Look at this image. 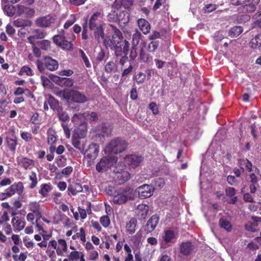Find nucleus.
<instances>
[{
	"instance_id": "ddd939ff",
	"label": "nucleus",
	"mask_w": 261,
	"mask_h": 261,
	"mask_svg": "<svg viewBox=\"0 0 261 261\" xmlns=\"http://www.w3.org/2000/svg\"><path fill=\"white\" fill-rule=\"evenodd\" d=\"M154 189L149 185H143L139 187L137 189L139 197L141 199H145L153 195Z\"/></svg>"
},
{
	"instance_id": "f257e3e1",
	"label": "nucleus",
	"mask_w": 261,
	"mask_h": 261,
	"mask_svg": "<svg viewBox=\"0 0 261 261\" xmlns=\"http://www.w3.org/2000/svg\"><path fill=\"white\" fill-rule=\"evenodd\" d=\"M111 29V35H105L104 33V29L103 26H99L93 30V37L98 42H103L104 45L106 47L110 48L113 44L118 43V40L123 38V34L120 30L117 29L113 24H110Z\"/></svg>"
},
{
	"instance_id": "79ce46f5",
	"label": "nucleus",
	"mask_w": 261,
	"mask_h": 261,
	"mask_svg": "<svg viewBox=\"0 0 261 261\" xmlns=\"http://www.w3.org/2000/svg\"><path fill=\"white\" fill-rule=\"evenodd\" d=\"M72 121L74 124V126L85 121V116L83 114L78 113L73 115L72 118Z\"/></svg>"
},
{
	"instance_id": "b1692460",
	"label": "nucleus",
	"mask_w": 261,
	"mask_h": 261,
	"mask_svg": "<svg viewBox=\"0 0 261 261\" xmlns=\"http://www.w3.org/2000/svg\"><path fill=\"white\" fill-rule=\"evenodd\" d=\"M138 25L140 30L144 34H148L150 30V24L146 19L140 18L137 21Z\"/></svg>"
},
{
	"instance_id": "2eb2a0df",
	"label": "nucleus",
	"mask_w": 261,
	"mask_h": 261,
	"mask_svg": "<svg viewBox=\"0 0 261 261\" xmlns=\"http://www.w3.org/2000/svg\"><path fill=\"white\" fill-rule=\"evenodd\" d=\"M252 221H249L245 225L246 229L249 231L255 232L258 230V226H261V217L252 216Z\"/></svg>"
},
{
	"instance_id": "dca6fc26",
	"label": "nucleus",
	"mask_w": 261,
	"mask_h": 261,
	"mask_svg": "<svg viewBox=\"0 0 261 261\" xmlns=\"http://www.w3.org/2000/svg\"><path fill=\"white\" fill-rule=\"evenodd\" d=\"M101 17L102 14L100 12H95L91 16L89 21V28L90 30H93L96 28L102 25L99 19Z\"/></svg>"
},
{
	"instance_id": "338daca9",
	"label": "nucleus",
	"mask_w": 261,
	"mask_h": 261,
	"mask_svg": "<svg viewBox=\"0 0 261 261\" xmlns=\"http://www.w3.org/2000/svg\"><path fill=\"white\" fill-rule=\"evenodd\" d=\"M59 246L61 249L62 253L63 252H66L67 250V245L66 241L64 239H60L58 241Z\"/></svg>"
},
{
	"instance_id": "09e8293b",
	"label": "nucleus",
	"mask_w": 261,
	"mask_h": 261,
	"mask_svg": "<svg viewBox=\"0 0 261 261\" xmlns=\"http://www.w3.org/2000/svg\"><path fill=\"white\" fill-rule=\"evenodd\" d=\"M50 247L56 250L58 255H61V249L59 247L57 246V242L55 240H52L49 241L48 243V248L50 249Z\"/></svg>"
},
{
	"instance_id": "20e7f679",
	"label": "nucleus",
	"mask_w": 261,
	"mask_h": 261,
	"mask_svg": "<svg viewBox=\"0 0 261 261\" xmlns=\"http://www.w3.org/2000/svg\"><path fill=\"white\" fill-rule=\"evenodd\" d=\"M127 143L119 137L114 138L108 144L106 147V151L110 154H117L126 150Z\"/></svg>"
},
{
	"instance_id": "5701e85b",
	"label": "nucleus",
	"mask_w": 261,
	"mask_h": 261,
	"mask_svg": "<svg viewBox=\"0 0 261 261\" xmlns=\"http://www.w3.org/2000/svg\"><path fill=\"white\" fill-rule=\"evenodd\" d=\"M76 128L75 129L76 134L77 137L80 138H85L87 133V126L85 121L82 122L78 125L75 126Z\"/></svg>"
},
{
	"instance_id": "4468645a",
	"label": "nucleus",
	"mask_w": 261,
	"mask_h": 261,
	"mask_svg": "<svg viewBox=\"0 0 261 261\" xmlns=\"http://www.w3.org/2000/svg\"><path fill=\"white\" fill-rule=\"evenodd\" d=\"M55 20L54 16L47 15L37 18L36 20V24L39 27L47 28L49 27L51 24L54 23Z\"/></svg>"
},
{
	"instance_id": "c756f323",
	"label": "nucleus",
	"mask_w": 261,
	"mask_h": 261,
	"mask_svg": "<svg viewBox=\"0 0 261 261\" xmlns=\"http://www.w3.org/2000/svg\"><path fill=\"white\" fill-rule=\"evenodd\" d=\"M48 103L50 108L54 111H60L62 110V108L59 105V101L51 95L48 96Z\"/></svg>"
},
{
	"instance_id": "72a5a7b5",
	"label": "nucleus",
	"mask_w": 261,
	"mask_h": 261,
	"mask_svg": "<svg viewBox=\"0 0 261 261\" xmlns=\"http://www.w3.org/2000/svg\"><path fill=\"white\" fill-rule=\"evenodd\" d=\"M219 224L221 228L224 229L227 232H230L232 226L229 221L224 218H221L219 219Z\"/></svg>"
},
{
	"instance_id": "680f3d73",
	"label": "nucleus",
	"mask_w": 261,
	"mask_h": 261,
	"mask_svg": "<svg viewBox=\"0 0 261 261\" xmlns=\"http://www.w3.org/2000/svg\"><path fill=\"white\" fill-rule=\"evenodd\" d=\"M217 9V6L215 4H208L205 5L203 8V10L205 13H210L212 12Z\"/></svg>"
},
{
	"instance_id": "49530a36",
	"label": "nucleus",
	"mask_w": 261,
	"mask_h": 261,
	"mask_svg": "<svg viewBox=\"0 0 261 261\" xmlns=\"http://www.w3.org/2000/svg\"><path fill=\"white\" fill-rule=\"evenodd\" d=\"M159 46V42L158 40L151 41L147 45V50L150 53H154Z\"/></svg>"
},
{
	"instance_id": "5fc2aeb1",
	"label": "nucleus",
	"mask_w": 261,
	"mask_h": 261,
	"mask_svg": "<svg viewBox=\"0 0 261 261\" xmlns=\"http://www.w3.org/2000/svg\"><path fill=\"white\" fill-rule=\"evenodd\" d=\"M36 65L37 67V68L38 70L42 72H43L46 68V65H45V61L44 60V57H43V59L42 61H41L40 60H37L36 61Z\"/></svg>"
},
{
	"instance_id": "8fccbe9b",
	"label": "nucleus",
	"mask_w": 261,
	"mask_h": 261,
	"mask_svg": "<svg viewBox=\"0 0 261 261\" xmlns=\"http://www.w3.org/2000/svg\"><path fill=\"white\" fill-rule=\"evenodd\" d=\"M29 179L32 181L29 188L33 189L36 187L38 183L37 174L35 172L32 171L31 172V174L29 175Z\"/></svg>"
},
{
	"instance_id": "0e129e2a",
	"label": "nucleus",
	"mask_w": 261,
	"mask_h": 261,
	"mask_svg": "<svg viewBox=\"0 0 261 261\" xmlns=\"http://www.w3.org/2000/svg\"><path fill=\"white\" fill-rule=\"evenodd\" d=\"M154 185L159 188H162L165 185V180L163 178L158 177L154 179Z\"/></svg>"
},
{
	"instance_id": "6e6552de",
	"label": "nucleus",
	"mask_w": 261,
	"mask_h": 261,
	"mask_svg": "<svg viewBox=\"0 0 261 261\" xmlns=\"http://www.w3.org/2000/svg\"><path fill=\"white\" fill-rule=\"evenodd\" d=\"M99 151V146L96 143H91L85 150L84 155L87 160V166H91L96 159Z\"/></svg>"
},
{
	"instance_id": "69168bd1",
	"label": "nucleus",
	"mask_w": 261,
	"mask_h": 261,
	"mask_svg": "<svg viewBox=\"0 0 261 261\" xmlns=\"http://www.w3.org/2000/svg\"><path fill=\"white\" fill-rule=\"evenodd\" d=\"M146 79V74L142 72L138 73L135 76L136 82L138 84H142Z\"/></svg>"
},
{
	"instance_id": "0eeeda50",
	"label": "nucleus",
	"mask_w": 261,
	"mask_h": 261,
	"mask_svg": "<svg viewBox=\"0 0 261 261\" xmlns=\"http://www.w3.org/2000/svg\"><path fill=\"white\" fill-rule=\"evenodd\" d=\"M126 167L124 164H118L113 170L114 178L116 182L121 185L130 178V173L125 170Z\"/></svg>"
},
{
	"instance_id": "bb28decb",
	"label": "nucleus",
	"mask_w": 261,
	"mask_h": 261,
	"mask_svg": "<svg viewBox=\"0 0 261 261\" xmlns=\"http://www.w3.org/2000/svg\"><path fill=\"white\" fill-rule=\"evenodd\" d=\"M146 45V42L144 40H142L141 43V48L140 49L139 57L140 60L145 63H148L150 61V57L149 54L145 51L144 47Z\"/></svg>"
},
{
	"instance_id": "a211bd4d",
	"label": "nucleus",
	"mask_w": 261,
	"mask_h": 261,
	"mask_svg": "<svg viewBox=\"0 0 261 261\" xmlns=\"http://www.w3.org/2000/svg\"><path fill=\"white\" fill-rule=\"evenodd\" d=\"M54 81L61 87H70L73 86V80L68 77H62L55 76Z\"/></svg>"
},
{
	"instance_id": "f704fd0d",
	"label": "nucleus",
	"mask_w": 261,
	"mask_h": 261,
	"mask_svg": "<svg viewBox=\"0 0 261 261\" xmlns=\"http://www.w3.org/2000/svg\"><path fill=\"white\" fill-rule=\"evenodd\" d=\"M32 24L31 21L29 19L18 18L14 21V26L17 28L31 27Z\"/></svg>"
},
{
	"instance_id": "de8ad7c7",
	"label": "nucleus",
	"mask_w": 261,
	"mask_h": 261,
	"mask_svg": "<svg viewBox=\"0 0 261 261\" xmlns=\"http://www.w3.org/2000/svg\"><path fill=\"white\" fill-rule=\"evenodd\" d=\"M8 104L9 103L6 100H0V113L5 114L8 112L9 109Z\"/></svg>"
},
{
	"instance_id": "603ef678",
	"label": "nucleus",
	"mask_w": 261,
	"mask_h": 261,
	"mask_svg": "<svg viewBox=\"0 0 261 261\" xmlns=\"http://www.w3.org/2000/svg\"><path fill=\"white\" fill-rule=\"evenodd\" d=\"M239 163L240 165L244 166L249 172L252 171V164L248 159H240Z\"/></svg>"
},
{
	"instance_id": "774afa93",
	"label": "nucleus",
	"mask_w": 261,
	"mask_h": 261,
	"mask_svg": "<svg viewBox=\"0 0 261 261\" xmlns=\"http://www.w3.org/2000/svg\"><path fill=\"white\" fill-rule=\"evenodd\" d=\"M41 121V118L39 116L38 113H35L31 118V122L34 124H39Z\"/></svg>"
},
{
	"instance_id": "9b49d317",
	"label": "nucleus",
	"mask_w": 261,
	"mask_h": 261,
	"mask_svg": "<svg viewBox=\"0 0 261 261\" xmlns=\"http://www.w3.org/2000/svg\"><path fill=\"white\" fill-rule=\"evenodd\" d=\"M144 158L140 155L135 154L126 155L124 158L125 163L130 169H135L143 161Z\"/></svg>"
},
{
	"instance_id": "7c9ffc66",
	"label": "nucleus",
	"mask_w": 261,
	"mask_h": 261,
	"mask_svg": "<svg viewBox=\"0 0 261 261\" xmlns=\"http://www.w3.org/2000/svg\"><path fill=\"white\" fill-rule=\"evenodd\" d=\"M117 18L119 23L125 25L129 21V14L125 11H121L117 15Z\"/></svg>"
},
{
	"instance_id": "bf43d9fd",
	"label": "nucleus",
	"mask_w": 261,
	"mask_h": 261,
	"mask_svg": "<svg viewBox=\"0 0 261 261\" xmlns=\"http://www.w3.org/2000/svg\"><path fill=\"white\" fill-rule=\"evenodd\" d=\"M12 257L14 261H25L27 258V255L25 253L21 252L19 255L13 254Z\"/></svg>"
},
{
	"instance_id": "4d7b16f0",
	"label": "nucleus",
	"mask_w": 261,
	"mask_h": 261,
	"mask_svg": "<svg viewBox=\"0 0 261 261\" xmlns=\"http://www.w3.org/2000/svg\"><path fill=\"white\" fill-rule=\"evenodd\" d=\"M20 137L25 142H29L32 140L33 136L31 133L28 132H21Z\"/></svg>"
},
{
	"instance_id": "423d86ee",
	"label": "nucleus",
	"mask_w": 261,
	"mask_h": 261,
	"mask_svg": "<svg viewBox=\"0 0 261 261\" xmlns=\"http://www.w3.org/2000/svg\"><path fill=\"white\" fill-rule=\"evenodd\" d=\"M260 0H231L232 5L241 6L242 13H251L255 11L256 6L259 4Z\"/></svg>"
},
{
	"instance_id": "58836bf2",
	"label": "nucleus",
	"mask_w": 261,
	"mask_h": 261,
	"mask_svg": "<svg viewBox=\"0 0 261 261\" xmlns=\"http://www.w3.org/2000/svg\"><path fill=\"white\" fill-rule=\"evenodd\" d=\"M52 190V187L50 184H44L41 185V188L39 193L43 197H46L48 193Z\"/></svg>"
},
{
	"instance_id": "c85d7f7f",
	"label": "nucleus",
	"mask_w": 261,
	"mask_h": 261,
	"mask_svg": "<svg viewBox=\"0 0 261 261\" xmlns=\"http://www.w3.org/2000/svg\"><path fill=\"white\" fill-rule=\"evenodd\" d=\"M82 191L83 187L79 183H73L70 185L67 188L69 195L71 194L72 195H75L77 193L81 192Z\"/></svg>"
},
{
	"instance_id": "a18cd8bd",
	"label": "nucleus",
	"mask_w": 261,
	"mask_h": 261,
	"mask_svg": "<svg viewBox=\"0 0 261 261\" xmlns=\"http://www.w3.org/2000/svg\"><path fill=\"white\" fill-rule=\"evenodd\" d=\"M105 72L110 73L117 70V66L113 61H110L107 63L105 67Z\"/></svg>"
},
{
	"instance_id": "c9c22d12",
	"label": "nucleus",
	"mask_w": 261,
	"mask_h": 261,
	"mask_svg": "<svg viewBox=\"0 0 261 261\" xmlns=\"http://www.w3.org/2000/svg\"><path fill=\"white\" fill-rule=\"evenodd\" d=\"M18 10L20 14H24L28 17H32L35 14L33 9L23 6H18Z\"/></svg>"
},
{
	"instance_id": "2f4dec72",
	"label": "nucleus",
	"mask_w": 261,
	"mask_h": 261,
	"mask_svg": "<svg viewBox=\"0 0 261 261\" xmlns=\"http://www.w3.org/2000/svg\"><path fill=\"white\" fill-rule=\"evenodd\" d=\"M17 161L18 163L21 165L25 169L30 168V166L33 165L34 163V160L25 157L18 158Z\"/></svg>"
},
{
	"instance_id": "052dcab7",
	"label": "nucleus",
	"mask_w": 261,
	"mask_h": 261,
	"mask_svg": "<svg viewBox=\"0 0 261 261\" xmlns=\"http://www.w3.org/2000/svg\"><path fill=\"white\" fill-rule=\"evenodd\" d=\"M40 47L44 50H48L50 48V41L48 40H43L39 42Z\"/></svg>"
},
{
	"instance_id": "e2e57ef3",
	"label": "nucleus",
	"mask_w": 261,
	"mask_h": 261,
	"mask_svg": "<svg viewBox=\"0 0 261 261\" xmlns=\"http://www.w3.org/2000/svg\"><path fill=\"white\" fill-rule=\"evenodd\" d=\"M81 252L77 251H71L68 255V257L70 261H74L79 258Z\"/></svg>"
},
{
	"instance_id": "473e14b6",
	"label": "nucleus",
	"mask_w": 261,
	"mask_h": 261,
	"mask_svg": "<svg viewBox=\"0 0 261 261\" xmlns=\"http://www.w3.org/2000/svg\"><path fill=\"white\" fill-rule=\"evenodd\" d=\"M137 221L135 218H132L126 225V230L127 233L133 234L136 231Z\"/></svg>"
},
{
	"instance_id": "393cba45",
	"label": "nucleus",
	"mask_w": 261,
	"mask_h": 261,
	"mask_svg": "<svg viewBox=\"0 0 261 261\" xmlns=\"http://www.w3.org/2000/svg\"><path fill=\"white\" fill-rule=\"evenodd\" d=\"M12 224L15 231H20L24 228L25 222L18 217L14 216L12 219Z\"/></svg>"
},
{
	"instance_id": "c03bdc74",
	"label": "nucleus",
	"mask_w": 261,
	"mask_h": 261,
	"mask_svg": "<svg viewBox=\"0 0 261 261\" xmlns=\"http://www.w3.org/2000/svg\"><path fill=\"white\" fill-rule=\"evenodd\" d=\"M79 238H80L83 242H85L86 241L85 231L83 227L80 228L79 232L76 233L72 236V239L74 240Z\"/></svg>"
},
{
	"instance_id": "3c124183",
	"label": "nucleus",
	"mask_w": 261,
	"mask_h": 261,
	"mask_svg": "<svg viewBox=\"0 0 261 261\" xmlns=\"http://www.w3.org/2000/svg\"><path fill=\"white\" fill-rule=\"evenodd\" d=\"M29 208L30 211H32L35 214H39L40 205L37 202H30L29 205Z\"/></svg>"
},
{
	"instance_id": "cd10ccee",
	"label": "nucleus",
	"mask_w": 261,
	"mask_h": 261,
	"mask_svg": "<svg viewBox=\"0 0 261 261\" xmlns=\"http://www.w3.org/2000/svg\"><path fill=\"white\" fill-rule=\"evenodd\" d=\"M6 142L7 146L8 147L10 150L12 152H15L16 146L17 145V138L15 135H14L13 138H10L7 137L5 139Z\"/></svg>"
},
{
	"instance_id": "a19ab883",
	"label": "nucleus",
	"mask_w": 261,
	"mask_h": 261,
	"mask_svg": "<svg viewBox=\"0 0 261 261\" xmlns=\"http://www.w3.org/2000/svg\"><path fill=\"white\" fill-rule=\"evenodd\" d=\"M72 145L81 153H84L85 145L84 143H82L78 139L73 137L72 139Z\"/></svg>"
},
{
	"instance_id": "864d4df0",
	"label": "nucleus",
	"mask_w": 261,
	"mask_h": 261,
	"mask_svg": "<svg viewBox=\"0 0 261 261\" xmlns=\"http://www.w3.org/2000/svg\"><path fill=\"white\" fill-rule=\"evenodd\" d=\"M76 21V17L75 14H71L70 18L68 19L64 24V28L67 29L71 27Z\"/></svg>"
},
{
	"instance_id": "39448f33",
	"label": "nucleus",
	"mask_w": 261,
	"mask_h": 261,
	"mask_svg": "<svg viewBox=\"0 0 261 261\" xmlns=\"http://www.w3.org/2000/svg\"><path fill=\"white\" fill-rule=\"evenodd\" d=\"M63 98L66 100H71L75 103H83L88 99L86 96L79 91L66 89L61 92Z\"/></svg>"
},
{
	"instance_id": "4c0bfd02",
	"label": "nucleus",
	"mask_w": 261,
	"mask_h": 261,
	"mask_svg": "<svg viewBox=\"0 0 261 261\" xmlns=\"http://www.w3.org/2000/svg\"><path fill=\"white\" fill-rule=\"evenodd\" d=\"M18 75L20 76L27 75L31 76L34 75V72L28 65H24L20 68Z\"/></svg>"
},
{
	"instance_id": "6e6d98bb",
	"label": "nucleus",
	"mask_w": 261,
	"mask_h": 261,
	"mask_svg": "<svg viewBox=\"0 0 261 261\" xmlns=\"http://www.w3.org/2000/svg\"><path fill=\"white\" fill-rule=\"evenodd\" d=\"M100 223L105 228L108 227L111 223L109 217L108 215L102 216L100 219Z\"/></svg>"
},
{
	"instance_id": "a878e982",
	"label": "nucleus",
	"mask_w": 261,
	"mask_h": 261,
	"mask_svg": "<svg viewBox=\"0 0 261 261\" xmlns=\"http://www.w3.org/2000/svg\"><path fill=\"white\" fill-rule=\"evenodd\" d=\"M32 35L29 36L28 39L30 41L33 39H43L46 35V33L44 30L36 29L32 31Z\"/></svg>"
},
{
	"instance_id": "6ab92c4d",
	"label": "nucleus",
	"mask_w": 261,
	"mask_h": 261,
	"mask_svg": "<svg viewBox=\"0 0 261 261\" xmlns=\"http://www.w3.org/2000/svg\"><path fill=\"white\" fill-rule=\"evenodd\" d=\"M24 189V187L22 182L19 181L17 183H14L9 188L6 190L9 193V195L12 196L15 193H17L19 194H21Z\"/></svg>"
},
{
	"instance_id": "9d476101",
	"label": "nucleus",
	"mask_w": 261,
	"mask_h": 261,
	"mask_svg": "<svg viewBox=\"0 0 261 261\" xmlns=\"http://www.w3.org/2000/svg\"><path fill=\"white\" fill-rule=\"evenodd\" d=\"M54 43L65 50L71 51L73 49V44L71 41L66 40L63 35H56L53 37Z\"/></svg>"
},
{
	"instance_id": "412c9836",
	"label": "nucleus",
	"mask_w": 261,
	"mask_h": 261,
	"mask_svg": "<svg viewBox=\"0 0 261 261\" xmlns=\"http://www.w3.org/2000/svg\"><path fill=\"white\" fill-rule=\"evenodd\" d=\"M193 249V246L190 241L182 242L180 245V252L185 256L189 255Z\"/></svg>"
},
{
	"instance_id": "37998d69",
	"label": "nucleus",
	"mask_w": 261,
	"mask_h": 261,
	"mask_svg": "<svg viewBox=\"0 0 261 261\" xmlns=\"http://www.w3.org/2000/svg\"><path fill=\"white\" fill-rule=\"evenodd\" d=\"M56 133L55 131L49 128L47 132V142L50 145H53L57 140V137L56 136Z\"/></svg>"
},
{
	"instance_id": "4be33fe9",
	"label": "nucleus",
	"mask_w": 261,
	"mask_h": 261,
	"mask_svg": "<svg viewBox=\"0 0 261 261\" xmlns=\"http://www.w3.org/2000/svg\"><path fill=\"white\" fill-rule=\"evenodd\" d=\"M46 68L50 71L56 70L59 67V64L57 61L53 59L49 56H45Z\"/></svg>"
},
{
	"instance_id": "1a4fd4ad",
	"label": "nucleus",
	"mask_w": 261,
	"mask_h": 261,
	"mask_svg": "<svg viewBox=\"0 0 261 261\" xmlns=\"http://www.w3.org/2000/svg\"><path fill=\"white\" fill-rule=\"evenodd\" d=\"M117 158L114 156H107L101 159L97 164L96 169L98 172L107 171L116 164Z\"/></svg>"
},
{
	"instance_id": "f03ea898",
	"label": "nucleus",
	"mask_w": 261,
	"mask_h": 261,
	"mask_svg": "<svg viewBox=\"0 0 261 261\" xmlns=\"http://www.w3.org/2000/svg\"><path fill=\"white\" fill-rule=\"evenodd\" d=\"M108 194L111 197V201L118 205L124 204L128 200H134L135 198V193L132 189L124 191L115 190L114 192L110 190Z\"/></svg>"
},
{
	"instance_id": "f8f14e48",
	"label": "nucleus",
	"mask_w": 261,
	"mask_h": 261,
	"mask_svg": "<svg viewBox=\"0 0 261 261\" xmlns=\"http://www.w3.org/2000/svg\"><path fill=\"white\" fill-rule=\"evenodd\" d=\"M112 128L111 125L107 122L102 123L97 126L96 130V138H99L100 140L105 137H108L111 134Z\"/></svg>"
},
{
	"instance_id": "f3484780",
	"label": "nucleus",
	"mask_w": 261,
	"mask_h": 261,
	"mask_svg": "<svg viewBox=\"0 0 261 261\" xmlns=\"http://www.w3.org/2000/svg\"><path fill=\"white\" fill-rule=\"evenodd\" d=\"M159 220V216L157 215L152 216L147 221L145 226V231H146L147 233L152 232L158 224Z\"/></svg>"
},
{
	"instance_id": "7ed1b4c3",
	"label": "nucleus",
	"mask_w": 261,
	"mask_h": 261,
	"mask_svg": "<svg viewBox=\"0 0 261 261\" xmlns=\"http://www.w3.org/2000/svg\"><path fill=\"white\" fill-rule=\"evenodd\" d=\"M130 44L128 41L124 39V37L121 38L120 39L118 40V43L117 42L116 43L113 44L110 48L114 50L115 54L117 57H121L120 60V64L122 65L126 62L128 60L127 55L129 49Z\"/></svg>"
},
{
	"instance_id": "ea45409f",
	"label": "nucleus",
	"mask_w": 261,
	"mask_h": 261,
	"mask_svg": "<svg viewBox=\"0 0 261 261\" xmlns=\"http://www.w3.org/2000/svg\"><path fill=\"white\" fill-rule=\"evenodd\" d=\"M243 31V28L241 26H235L230 29L229 31V36L236 37Z\"/></svg>"
},
{
	"instance_id": "13d9d810",
	"label": "nucleus",
	"mask_w": 261,
	"mask_h": 261,
	"mask_svg": "<svg viewBox=\"0 0 261 261\" xmlns=\"http://www.w3.org/2000/svg\"><path fill=\"white\" fill-rule=\"evenodd\" d=\"M141 34L137 32L133 35V46H137L139 44L140 40L141 38Z\"/></svg>"
},
{
	"instance_id": "e433bc0d",
	"label": "nucleus",
	"mask_w": 261,
	"mask_h": 261,
	"mask_svg": "<svg viewBox=\"0 0 261 261\" xmlns=\"http://www.w3.org/2000/svg\"><path fill=\"white\" fill-rule=\"evenodd\" d=\"M175 238V232L172 230H167L165 231L164 235L162 236L163 240L166 243H171L173 239Z\"/></svg>"
},
{
	"instance_id": "aec40b11",
	"label": "nucleus",
	"mask_w": 261,
	"mask_h": 261,
	"mask_svg": "<svg viewBox=\"0 0 261 261\" xmlns=\"http://www.w3.org/2000/svg\"><path fill=\"white\" fill-rule=\"evenodd\" d=\"M149 207L146 204H139L136 209V213L140 219H144L148 213Z\"/></svg>"
}]
</instances>
